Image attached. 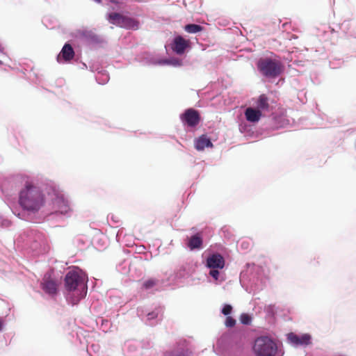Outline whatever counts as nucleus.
I'll return each instance as SVG.
<instances>
[{
	"label": "nucleus",
	"instance_id": "25",
	"mask_svg": "<svg viewBox=\"0 0 356 356\" xmlns=\"http://www.w3.org/2000/svg\"><path fill=\"white\" fill-rule=\"evenodd\" d=\"M172 356H187L186 354L184 352L179 353L177 354H173Z\"/></svg>",
	"mask_w": 356,
	"mask_h": 356
},
{
	"label": "nucleus",
	"instance_id": "9",
	"mask_svg": "<svg viewBox=\"0 0 356 356\" xmlns=\"http://www.w3.org/2000/svg\"><path fill=\"white\" fill-rule=\"evenodd\" d=\"M289 341L296 346H306L311 343V336L309 334H303L302 335H297L293 332L288 334Z\"/></svg>",
	"mask_w": 356,
	"mask_h": 356
},
{
	"label": "nucleus",
	"instance_id": "23",
	"mask_svg": "<svg viewBox=\"0 0 356 356\" xmlns=\"http://www.w3.org/2000/svg\"><path fill=\"white\" fill-rule=\"evenodd\" d=\"M241 320V323L243 324H248L250 321V317L246 314L242 315Z\"/></svg>",
	"mask_w": 356,
	"mask_h": 356
},
{
	"label": "nucleus",
	"instance_id": "6",
	"mask_svg": "<svg viewBox=\"0 0 356 356\" xmlns=\"http://www.w3.org/2000/svg\"><path fill=\"white\" fill-rule=\"evenodd\" d=\"M181 122L190 127H196L200 122V115L194 108H188L180 116Z\"/></svg>",
	"mask_w": 356,
	"mask_h": 356
},
{
	"label": "nucleus",
	"instance_id": "20",
	"mask_svg": "<svg viewBox=\"0 0 356 356\" xmlns=\"http://www.w3.org/2000/svg\"><path fill=\"white\" fill-rule=\"evenodd\" d=\"M156 281L154 279H149L144 282L143 286L145 288H152L155 286Z\"/></svg>",
	"mask_w": 356,
	"mask_h": 356
},
{
	"label": "nucleus",
	"instance_id": "19",
	"mask_svg": "<svg viewBox=\"0 0 356 356\" xmlns=\"http://www.w3.org/2000/svg\"><path fill=\"white\" fill-rule=\"evenodd\" d=\"M209 275L215 280H218L219 276H220V272L218 269L217 268H211V270L209 272Z\"/></svg>",
	"mask_w": 356,
	"mask_h": 356
},
{
	"label": "nucleus",
	"instance_id": "14",
	"mask_svg": "<svg viewBox=\"0 0 356 356\" xmlns=\"http://www.w3.org/2000/svg\"><path fill=\"white\" fill-rule=\"evenodd\" d=\"M262 115V113L259 110L256 108H253L252 107H248L245 111V116L246 120L250 122H258Z\"/></svg>",
	"mask_w": 356,
	"mask_h": 356
},
{
	"label": "nucleus",
	"instance_id": "4",
	"mask_svg": "<svg viewBox=\"0 0 356 356\" xmlns=\"http://www.w3.org/2000/svg\"><path fill=\"white\" fill-rule=\"evenodd\" d=\"M64 280L67 289H87L86 275L77 267L71 268Z\"/></svg>",
	"mask_w": 356,
	"mask_h": 356
},
{
	"label": "nucleus",
	"instance_id": "15",
	"mask_svg": "<svg viewBox=\"0 0 356 356\" xmlns=\"http://www.w3.org/2000/svg\"><path fill=\"white\" fill-rule=\"evenodd\" d=\"M256 109L259 110L261 113L262 111H269L270 104L268 98L266 95L262 94L258 97Z\"/></svg>",
	"mask_w": 356,
	"mask_h": 356
},
{
	"label": "nucleus",
	"instance_id": "8",
	"mask_svg": "<svg viewBox=\"0 0 356 356\" xmlns=\"http://www.w3.org/2000/svg\"><path fill=\"white\" fill-rule=\"evenodd\" d=\"M207 266L209 268L222 269L225 266V259L218 253L213 254L207 257Z\"/></svg>",
	"mask_w": 356,
	"mask_h": 356
},
{
	"label": "nucleus",
	"instance_id": "1",
	"mask_svg": "<svg viewBox=\"0 0 356 356\" xmlns=\"http://www.w3.org/2000/svg\"><path fill=\"white\" fill-rule=\"evenodd\" d=\"M45 203V196L42 189L31 179L24 181L19 193V204L24 210L35 213Z\"/></svg>",
	"mask_w": 356,
	"mask_h": 356
},
{
	"label": "nucleus",
	"instance_id": "24",
	"mask_svg": "<svg viewBox=\"0 0 356 356\" xmlns=\"http://www.w3.org/2000/svg\"><path fill=\"white\" fill-rule=\"evenodd\" d=\"M147 316H148L149 319H152V318H156L157 316V314H155L154 312H152V313H149Z\"/></svg>",
	"mask_w": 356,
	"mask_h": 356
},
{
	"label": "nucleus",
	"instance_id": "26",
	"mask_svg": "<svg viewBox=\"0 0 356 356\" xmlns=\"http://www.w3.org/2000/svg\"><path fill=\"white\" fill-rule=\"evenodd\" d=\"M49 293H56V290H54V291H47Z\"/></svg>",
	"mask_w": 356,
	"mask_h": 356
},
{
	"label": "nucleus",
	"instance_id": "12",
	"mask_svg": "<svg viewBox=\"0 0 356 356\" xmlns=\"http://www.w3.org/2000/svg\"><path fill=\"white\" fill-rule=\"evenodd\" d=\"M74 56V51L72 47L70 44H65L58 56L57 60L60 62V59L63 58L65 61H70Z\"/></svg>",
	"mask_w": 356,
	"mask_h": 356
},
{
	"label": "nucleus",
	"instance_id": "7",
	"mask_svg": "<svg viewBox=\"0 0 356 356\" xmlns=\"http://www.w3.org/2000/svg\"><path fill=\"white\" fill-rule=\"evenodd\" d=\"M190 41L184 39L182 36L178 35L175 38L172 44V49L178 55H181L185 50L189 47Z\"/></svg>",
	"mask_w": 356,
	"mask_h": 356
},
{
	"label": "nucleus",
	"instance_id": "3",
	"mask_svg": "<svg viewBox=\"0 0 356 356\" xmlns=\"http://www.w3.org/2000/svg\"><path fill=\"white\" fill-rule=\"evenodd\" d=\"M277 350L276 343L267 336L256 338L252 346V351L255 356H275Z\"/></svg>",
	"mask_w": 356,
	"mask_h": 356
},
{
	"label": "nucleus",
	"instance_id": "2",
	"mask_svg": "<svg viewBox=\"0 0 356 356\" xmlns=\"http://www.w3.org/2000/svg\"><path fill=\"white\" fill-rule=\"evenodd\" d=\"M257 67L259 72L267 78L277 77L284 70V65L281 61L270 58H260L257 63Z\"/></svg>",
	"mask_w": 356,
	"mask_h": 356
},
{
	"label": "nucleus",
	"instance_id": "10",
	"mask_svg": "<svg viewBox=\"0 0 356 356\" xmlns=\"http://www.w3.org/2000/svg\"><path fill=\"white\" fill-rule=\"evenodd\" d=\"M53 274V270H49L44 274L42 282L43 289H56L58 284Z\"/></svg>",
	"mask_w": 356,
	"mask_h": 356
},
{
	"label": "nucleus",
	"instance_id": "11",
	"mask_svg": "<svg viewBox=\"0 0 356 356\" xmlns=\"http://www.w3.org/2000/svg\"><path fill=\"white\" fill-rule=\"evenodd\" d=\"M54 204L58 209V211L62 214L67 213L70 211L68 201L63 196H58L55 199Z\"/></svg>",
	"mask_w": 356,
	"mask_h": 356
},
{
	"label": "nucleus",
	"instance_id": "29",
	"mask_svg": "<svg viewBox=\"0 0 356 356\" xmlns=\"http://www.w3.org/2000/svg\"><path fill=\"white\" fill-rule=\"evenodd\" d=\"M1 64H2V62H1V60H0V65H1Z\"/></svg>",
	"mask_w": 356,
	"mask_h": 356
},
{
	"label": "nucleus",
	"instance_id": "22",
	"mask_svg": "<svg viewBox=\"0 0 356 356\" xmlns=\"http://www.w3.org/2000/svg\"><path fill=\"white\" fill-rule=\"evenodd\" d=\"M232 307L231 305H225L222 309V313L224 315L227 316L232 312Z\"/></svg>",
	"mask_w": 356,
	"mask_h": 356
},
{
	"label": "nucleus",
	"instance_id": "21",
	"mask_svg": "<svg viewBox=\"0 0 356 356\" xmlns=\"http://www.w3.org/2000/svg\"><path fill=\"white\" fill-rule=\"evenodd\" d=\"M236 324V321L231 316H227L225 321V325L227 327H232Z\"/></svg>",
	"mask_w": 356,
	"mask_h": 356
},
{
	"label": "nucleus",
	"instance_id": "16",
	"mask_svg": "<svg viewBox=\"0 0 356 356\" xmlns=\"http://www.w3.org/2000/svg\"><path fill=\"white\" fill-rule=\"evenodd\" d=\"M196 149L199 151L203 150L205 147H212L213 144L210 139L205 135H202L196 141L195 145Z\"/></svg>",
	"mask_w": 356,
	"mask_h": 356
},
{
	"label": "nucleus",
	"instance_id": "13",
	"mask_svg": "<svg viewBox=\"0 0 356 356\" xmlns=\"http://www.w3.org/2000/svg\"><path fill=\"white\" fill-rule=\"evenodd\" d=\"M86 293L87 291H67L66 298L72 304L76 305L86 296Z\"/></svg>",
	"mask_w": 356,
	"mask_h": 356
},
{
	"label": "nucleus",
	"instance_id": "18",
	"mask_svg": "<svg viewBox=\"0 0 356 356\" xmlns=\"http://www.w3.org/2000/svg\"><path fill=\"white\" fill-rule=\"evenodd\" d=\"M184 30L189 33H196L203 30V27L198 24H189L184 26Z\"/></svg>",
	"mask_w": 356,
	"mask_h": 356
},
{
	"label": "nucleus",
	"instance_id": "28",
	"mask_svg": "<svg viewBox=\"0 0 356 356\" xmlns=\"http://www.w3.org/2000/svg\"><path fill=\"white\" fill-rule=\"evenodd\" d=\"M95 1L97 2V3H100L101 1L100 0H94Z\"/></svg>",
	"mask_w": 356,
	"mask_h": 356
},
{
	"label": "nucleus",
	"instance_id": "27",
	"mask_svg": "<svg viewBox=\"0 0 356 356\" xmlns=\"http://www.w3.org/2000/svg\"><path fill=\"white\" fill-rule=\"evenodd\" d=\"M2 329V322L1 321H0V331Z\"/></svg>",
	"mask_w": 356,
	"mask_h": 356
},
{
	"label": "nucleus",
	"instance_id": "5",
	"mask_svg": "<svg viewBox=\"0 0 356 356\" xmlns=\"http://www.w3.org/2000/svg\"><path fill=\"white\" fill-rule=\"evenodd\" d=\"M109 22L115 26L127 29H138L139 23L134 18L124 16L118 13H111L108 16Z\"/></svg>",
	"mask_w": 356,
	"mask_h": 356
},
{
	"label": "nucleus",
	"instance_id": "17",
	"mask_svg": "<svg viewBox=\"0 0 356 356\" xmlns=\"http://www.w3.org/2000/svg\"><path fill=\"white\" fill-rule=\"evenodd\" d=\"M202 238L200 233L191 236L188 242V246L191 250L199 249L202 247Z\"/></svg>",
	"mask_w": 356,
	"mask_h": 356
}]
</instances>
